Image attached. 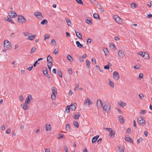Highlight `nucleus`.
Wrapping results in <instances>:
<instances>
[{"instance_id":"obj_1","label":"nucleus","mask_w":152,"mask_h":152,"mask_svg":"<svg viewBox=\"0 0 152 152\" xmlns=\"http://www.w3.org/2000/svg\"><path fill=\"white\" fill-rule=\"evenodd\" d=\"M137 121L139 123L141 126H143L145 124V121L144 118L142 117H138Z\"/></svg>"},{"instance_id":"obj_2","label":"nucleus","mask_w":152,"mask_h":152,"mask_svg":"<svg viewBox=\"0 0 152 152\" xmlns=\"http://www.w3.org/2000/svg\"><path fill=\"white\" fill-rule=\"evenodd\" d=\"M4 48L10 49L11 47V43L7 40L4 41Z\"/></svg>"},{"instance_id":"obj_3","label":"nucleus","mask_w":152,"mask_h":152,"mask_svg":"<svg viewBox=\"0 0 152 152\" xmlns=\"http://www.w3.org/2000/svg\"><path fill=\"white\" fill-rule=\"evenodd\" d=\"M93 103V102H91L88 98H87L85 100L84 104L85 106L89 107L91 104Z\"/></svg>"},{"instance_id":"obj_4","label":"nucleus","mask_w":152,"mask_h":152,"mask_svg":"<svg viewBox=\"0 0 152 152\" xmlns=\"http://www.w3.org/2000/svg\"><path fill=\"white\" fill-rule=\"evenodd\" d=\"M110 104L109 103H106L105 105L103 106V110L105 111H107V110H110Z\"/></svg>"},{"instance_id":"obj_5","label":"nucleus","mask_w":152,"mask_h":152,"mask_svg":"<svg viewBox=\"0 0 152 152\" xmlns=\"http://www.w3.org/2000/svg\"><path fill=\"white\" fill-rule=\"evenodd\" d=\"M34 14L38 19H42L43 18V16L40 12H35Z\"/></svg>"},{"instance_id":"obj_6","label":"nucleus","mask_w":152,"mask_h":152,"mask_svg":"<svg viewBox=\"0 0 152 152\" xmlns=\"http://www.w3.org/2000/svg\"><path fill=\"white\" fill-rule=\"evenodd\" d=\"M18 20V22L20 23H25L26 21V19L22 16H20Z\"/></svg>"},{"instance_id":"obj_7","label":"nucleus","mask_w":152,"mask_h":152,"mask_svg":"<svg viewBox=\"0 0 152 152\" xmlns=\"http://www.w3.org/2000/svg\"><path fill=\"white\" fill-rule=\"evenodd\" d=\"M9 16L11 18H14L17 16V14L15 12H13L12 11H10L8 13Z\"/></svg>"},{"instance_id":"obj_8","label":"nucleus","mask_w":152,"mask_h":152,"mask_svg":"<svg viewBox=\"0 0 152 152\" xmlns=\"http://www.w3.org/2000/svg\"><path fill=\"white\" fill-rule=\"evenodd\" d=\"M32 98L31 94L27 96V98L26 99L25 103L26 104H29L30 101L32 100Z\"/></svg>"},{"instance_id":"obj_9","label":"nucleus","mask_w":152,"mask_h":152,"mask_svg":"<svg viewBox=\"0 0 152 152\" xmlns=\"http://www.w3.org/2000/svg\"><path fill=\"white\" fill-rule=\"evenodd\" d=\"M97 108H100L102 105V103L101 99H98L97 100Z\"/></svg>"},{"instance_id":"obj_10","label":"nucleus","mask_w":152,"mask_h":152,"mask_svg":"<svg viewBox=\"0 0 152 152\" xmlns=\"http://www.w3.org/2000/svg\"><path fill=\"white\" fill-rule=\"evenodd\" d=\"M113 76L114 78L116 80H118L119 78V75L118 73L115 71L113 72Z\"/></svg>"},{"instance_id":"obj_11","label":"nucleus","mask_w":152,"mask_h":152,"mask_svg":"<svg viewBox=\"0 0 152 152\" xmlns=\"http://www.w3.org/2000/svg\"><path fill=\"white\" fill-rule=\"evenodd\" d=\"M113 18L118 23H119L121 22V20L119 17L117 15H115L113 16Z\"/></svg>"},{"instance_id":"obj_12","label":"nucleus","mask_w":152,"mask_h":152,"mask_svg":"<svg viewBox=\"0 0 152 152\" xmlns=\"http://www.w3.org/2000/svg\"><path fill=\"white\" fill-rule=\"evenodd\" d=\"M74 118L75 119H78L80 114L79 113H76L73 114Z\"/></svg>"},{"instance_id":"obj_13","label":"nucleus","mask_w":152,"mask_h":152,"mask_svg":"<svg viewBox=\"0 0 152 152\" xmlns=\"http://www.w3.org/2000/svg\"><path fill=\"white\" fill-rule=\"evenodd\" d=\"M27 104H26L25 103L24 104H21V106L25 110H27L29 108L28 107L27 105Z\"/></svg>"},{"instance_id":"obj_14","label":"nucleus","mask_w":152,"mask_h":152,"mask_svg":"<svg viewBox=\"0 0 152 152\" xmlns=\"http://www.w3.org/2000/svg\"><path fill=\"white\" fill-rule=\"evenodd\" d=\"M125 139L126 141L129 142L130 143H133V141L130 137H125Z\"/></svg>"},{"instance_id":"obj_15","label":"nucleus","mask_w":152,"mask_h":152,"mask_svg":"<svg viewBox=\"0 0 152 152\" xmlns=\"http://www.w3.org/2000/svg\"><path fill=\"white\" fill-rule=\"evenodd\" d=\"M115 132L114 130H111V131H110L109 134V135L110 136V137L113 138L114 137Z\"/></svg>"},{"instance_id":"obj_16","label":"nucleus","mask_w":152,"mask_h":152,"mask_svg":"<svg viewBox=\"0 0 152 152\" xmlns=\"http://www.w3.org/2000/svg\"><path fill=\"white\" fill-rule=\"evenodd\" d=\"M118 55L120 57L122 58H123L124 56V54L121 50L118 51Z\"/></svg>"},{"instance_id":"obj_17","label":"nucleus","mask_w":152,"mask_h":152,"mask_svg":"<svg viewBox=\"0 0 152 152\" xmlns=\"http://www.w3.org/2000/svg\"><path fill=\"white\" fill-rule=\"evenodd\" d=\"M99 136L98 135H96V136L94 137L92 140V143L95 142L99 138Z\"/></svg>"},{"instance_id":"obj_18","label":"nucleus","mask_w":152,"mask_h":152,"mask_svg":"<svg viewBox=\"0 0 152 152\" xmlns=\"http://www.w3.org/2000/svg\"><path fill=\"white\" fill-rule=\"evenodd\" d=\"M76 104L75 103L74 104H72L69 106L70 108L73 111H74L76 109Z\"/></svg>"},{"instance_id":"obj_19","label":"nucleus","mask_w":152,"mask_h":152,"mask_svg":"<svg viewBox=\"0 0 152 152\" xmlns=\"http://www.w3.org/2000/svg\"><path fill=\"white\" fill-rule=\"evenodd\" d=\"M75 32L76 34V36L80 39H82V37L80 33L79 32H77L75 30Z\"/></svg>"},{"instance_id":"obj_20","label":"nucleus","mask_w":152,"mask_h":152,"mask_svg":"<svg viewBox=\"0 0 152 152\" xmlns=\"http://www.w3.org/2000/svg\"><path fill=\"white\" fill-rule=\"evenodd\" d=\"M118 105L122 107H124L125 106L126 104L123 102L120 101L118 103Z\"/></svg>"},{"instance_id":"obj_21","label":"nucleus","mask_w":152,"mask_h":152,"mask_svg":"<svg viewBox=\"0 0 152 152\" xmlns=\"http://www.w3.org/2000/svg\"><path fill=\"white\" fill-rule=\"evenodd\" d=\"M85 22L86 23L89 25H91L92 24V20L91 19H86L85 20Z\"/></svg>"},{"instance_id":"obj_22","label":"nucleus","mask_w":152,"mask_h":152,"mask_svg":"<svg viewBox=\"0 0 152 152\" xmlns=\"http://www.w3.org/2000/svg\"><path fill=\"white\" fill-rule=\"evenodd\" d=\"M118 118H119V121L121 123L123 124L124 123V121L123 116L120 115L118 116Z\"/></svg>"},{"instance_id":"obj_23","label":"nucleus","mask_w":152,"mask_h":152,"mask_svg":"<svg viewBox=\"0 0 152 152\" xmlns=\"http://www.w3.org/2000/svg\"><path fill=\"white\" fill-rule=\"evenodd\" d=\"M47 61L48 62H52L53 59L52 57L50 55H48L47 58Z\"/></svg>"},{"instance_id":"obj_24","label":"nucleus","mask_w":152,"mask_h":152,"mask_svg":"<svg viewBox=\"0 0 152 152\" xmlns=\"http://www.w3.org/2000/svg\"><path fill=\"white\" fill-rule=\"evenodd\" d=\"M93 16L95 19H97L98 20L100 19L99 15L97 13H94L93 14Z\"/></svg>"},{"instance_id":"obj_25","label":"nucleus","mask_w":152,"mask_h":152,"mask_svg":"<svg viewBox=\"0 0 152 152\" xmlns=\"http://www.w3.org/2000/svg\"><path fill=\"white\" fill-rule=\"evenodd\" d=\"M36 36V35H32L31 36L29 37H28V39L31 40H33L35 38Z\"/></svg>"},{"instance_id":"obj_26","label":"nucleus","mask_w":152,"mask_h":152,"mask_svg":"<svg viewBox=\"0 0 152 152\" xmlns=\"http://www.w3.org/2000/svg\"><path fill=\"white\" fill-rule=\"evenodd\" d=\"M6 20L8 22H10L11 23H14V22L9 17H7L6 18Z\"/></svg>"},{"instance_id":"obj_27","label":"nucleus","mask_w":152,"mask_h":152,"mask_svg":"<svg viewBox=\"0 0 152 152\" xmlns=\"http://www.w3.org/2000/svg\"><path fill=\"white\" fill-rule=\"evenodd\" d=\"M109 84L110 85L112 88H113L114 87V83L113 82L111 81L110 79H109Z\"/></svg>"},{"instance_id":"obj_28","label":"nucleus","mask_w":152,"mask_h":152,"mask_svg":"<svg viewBox=\"0 0 152 152\" xmlns=\"http://www.w3.org/2000/svg\"><path fill=\"white\" fill-rule=\"evenodd\" d=\"M67 57L69 60L70 61H73V59L70 55L68 54L67 56Z\"/></svg>"},{"instance_id":"obj_29","label":"nucleus","mask_w":152,"mask_h":152,"mask_svg":"<svg viewBox=\"0 0 152 152\" xmlns=\"http://www.w3.org/2000/svg\"><path fill=\"white\" fill-rule=\"evenodd\" d=\"M76 43L78 47L81 48L83 46V45L81 44L79 41H77Z\"/></svg>"},{"instance_id":"obj_30","label":"nucleus","mask_w":152,"mask_h":152,"mask_svg":"<svg viewBox=\"0 0 152 152\" xmlns=\"http://www.w3.org/2000/svg\"><path fill=\"white\" fill-rule=\"evenodd\" d=\"M52 90L53 93L54 94L55 93H57L56 88L55 87H53L52 88Z\"/></svg>"},{"instance_id":"obj_31","label":"nucleus","mask_w":152,"mask_h":152,"mask_svg":"<svg viewBox=\"0 0 152 152\" xmlns=\"http://www.w3.org/2000/svg\"><path fill=\"white\" fill-rule=\"evenodd\" d=\"M70 111V106H66L65 110V112L66 113H68Z\"/></svg>"},{"instance_id":"obj_32","label":"nucleus","mask_w":152,"mask_h":152,"mask_svg":"<svg viewBox=\"0 0 152 152\" xmlns=\"http://www.w3.org/2000/svg\"><path fill=\"white\" fill-rule=\"evenodd\" d=\"M52 66H53V64L52 63V62H48V68L50 69V70Z\"/></svg>"},{"instance_id":"obj_33","label":"nucleus","mask_w":152,"mask_h":152,"mask_svg":"<svg viewBox=\"0 0 152 152\" xmlns=\"http://www.w3.org/2000/svg\"><path fill=\"white\" fill-rule=\"evenodd\" d=\"M104 52L105 53V56H107L108 53L109 52L108 49L107 48H104L103 50Z\"/></svg>"},{"instance_id":"obj_34","label":"nucleus","mask_w":152,"mask_h":152,"mask_svg":"<svg viewBox=\"0 0 152 152\" xmlns=\"http://www.w3.org/2000/svg\"><path fill=\"white\" fill-rule=\"evenodd\" d=\"M48 21L46 19L43 20L41 22L40 24L42 25H44L45 24H47Z\"/></svg>"},{"instance_id":"obj_35","label":"nucleus","mask_w":152,"mask_h":152,"mask_svg":"<svg viewBox=\"0 0 152 152\" xmlns=\"http://www.w3.org/2000/svg\"><path fill=\"white\" fill-rule=\"evenodd\" d=\"M51 129L50 125V124L48 125H47L46 126V129L47 131H49Z\"/></svg>"},{"instance_id":"obj_36","label":"nucleus","mask_w":152,"mask_h":152,"mask_svg":"<svg viewBox=\"0 0 152 152\" xmlns=\"http://www.w3.org/2000/svg\"><path fill=\"white\" fill-rule=\"evenodd\" d=\"M86 65L87 66V67L88 68H90V61H88V60H86Z\"/></svg>"},{"instance_id":"obj_37","label":"nucleus","mask_w":152,"mask_h":152,"mask_svg":"<svg viewBox=\"0 0 152 152\" xmlns=\"http://www.w3.org/2000/svg\"><path fill=\"white\" fill-rule=\"evenodd\" d=\"M137 54L143 57H144L145 55V52H140V53H137Z\"/></svg>"},{"instance_id":"obj_38","label":"nucleus","mask_w":152,"mask_h":152,"mask_svg":"<svg viewBox=\"0 0 152 152\" xmlns=\"http://www.w3.org/2000/svg\"><path fill=\"white\" fill-rule=\"evenodd\" d=\"M66 130L68 132L70 131V126L68 124L66 125Z\"/></svg>"},{"instance_id":"obj_39","label":"nucleus","mask_w":152,"mask_h":152,"mask_svg":"<svg viewBox=\"0 0 152 152\" xmlns=\"http://www.w3.org/2000/svg\"><path fill=\"white\" fill-rule=\"evenodd\" d=\"M36 48L35 47H33L31 50L30 53L31 54L33 53L36 50Z\"/></svg>"},{"instance_id":"obj_40","label":"nucleus","mask_w":152,"mask_h":152,"mask_svg":"<svg viewBox=\"0 0 152 152\" xmlns=\"http://www.w3.org/2000/svg\"><path fill=\"white\" fill-rule=\"evenodd\" d=\"M137 5L136 4L133 3L131 4V7L132 8L134 7L135 8L137 7Z\"/></svg>"},{"instance_id":"obj_41","label":"nucleus","mask_w":152,"mask_h":152,"mask_svg":"<svg viewBox=\"0 0 152 152\" xmlns=\"http://www.w3.org/2000/svg\"><path fill=\"white\" fill-rule=\"evenodd\" d=\"M73 124L74 125L76 126L77 128H78L79 127V124L78 123L77 121H74L73 122Z\"/></svg>"},{"instance_id":"obj_42","label":"nucleus","mask_w":152,"mask_h":152,"mask_svg":"<svg viewBox=\"0 0 152 152\" xmlns=\"http://www.w3.org/2000/svg\"><path fill=\"white\" fill-rule=\"evenodd\" d=\"M58 48L55 49L54 51L53 52V53H54L55 55H57L58 53Z\"/></svg>"},{"instance_id":"obj_43","label":"nucleus","mask_w":152,"mask_h":152,"mask_svg":"<svg viewBox=\"0 0 152 152\" xmlns=\"http://www.w3.org/2000/svg\"><path fill=\"white\" fill-rule=\"evenodd\" d=\"M51 44H53L54 45H56V42H55V41L54 39H53L51 40Z\"/></svg>"},{"instance_id":"obj_44","label":"nucleus","mask_w":152,"mask_h":152,"mask_svg":"<svg viewBox=\"0 0 152 152\" xmlns=\"http://www.w3.org/2000/svg\"><path fill=\"white\" fill-rule=\"evenodd\" d=\"M66 21L68 26H70L71 24V22L69 19H66Z\"/></svg>"},{"instance_id":"obj_45","label":"nucleus","mask_w":152,"mask_h":152,"mask_svg":"<svg viewBox=\"0 0 152 152\" xmlns=\"http://www.w3.org/2000/svg\"><path fill=\"white\" fill-rule=\"evenodd\" d=\"M76 2L78 4L82 5L83 4V3L82 0H75Z\"/></svg>"},{"instance_id":"obj_46","label":"nucleus","mask_w":152,"mask_h":152,"mask_svg":"<svg viewBox=\"0 0 152 152\" xmlns=\"http://www.w3.org/2000/svg\"><path fill=\"white\" fill-rule=\"evenodd\" d=\"M51 97L53 99H56V96L55 94L52 93L51 95Z\"/></svg>"},{"instance_id":"obj_47","label":"nucleus","mask_w":152,"mask_h":152,"mask_svg":"<svg viewBox=\"0 0 152 152\" xmlns=\"http://www.w3.org/2000/svg\"><path fill=\"white\" fill-rule=\"evenodd\" d=\"M144 57L145 59H148L149 58L148 54V53H145V56Z\"/></svg>"},{"instance_id":"obj_48","label":"nucleus","mask_w":152,"mask_h":152,"mask_svg":"<svg viewBox=\"0 0 152 152\" xmlns=\"http://www.w3.org/2000/svg\"><path fill=\"white\" fill-rule=\"evenodd\" d=\"M140 98V99H143L144 96V95H143L141 93L139 94V95Z\"/></svg>"},{"instance_id":"obj_49","label":"nucleus","mask_w":152,"mask_h":152,"mask_svg":"<svg viewBox=\"0 0 152 152\" xmlns=\"http://www.w3.org/2000/svg\"><path fill=\"white\" fill-rule=\"evenodd\" d=\"M110 63H108V64H110ZM110 66L109 64H108L107 65L105 66L104 67V68L105 69H109Z\"/></svg>"},{"instance_id":"obj_50","label":"nucleus","mask_w":152,"mask_h":152,"mask_svg":"<svg viewBox=\"0 0 152 152\" xmlns=\"http://www.w3.org/2000/svg\"><path fill=\"white\" fill-rule=\"evenodd\" d=\"M50 35L48 34H46L45 35L44 40L46 39H48L50 38Z\"/></svg>"},{"instance_id":"obj_51","label":"nucleus","mask_w":152,"mask_h":152,"mask_svg":"<svg viewBox=\"0 0 152 152\" xmlns=\"http://www.w3.org/2000/svg\"><path fill=\"white\" fill-rule=\"evenodd\" d=\"M19 99L20 100L21 102H22L24 100L23 96L22 95L20 96L19 97Z\"/></svg>"},{"instance_id":"obj_52","label":"nucleus","mask_w":152,"mask_h":152,"mask_svg":"<svg viewBox=\"0 0 152 152\" xmlns=\"http://www.w3.org/2000/svg\"><path fill=\"white\" fill-rule=\"evenodd\" d=\"M115 46V45L113 43H111L110 44V47L112 48H113Z\"/></svg>"},{"instance_id":"obj_53","label":"nucleus","mask_w":152,"mask_h":152,"mask_svg":"<svg viewBox=\"0 0 152 152\" xmlns=\"http://www.w3.org/2000/svg\"><path fill=\"white\" fill-rule=\"evenodd\" d=\"M43 73L45 75L46 74H48V71L47 69H45V70L44 69H43Z\"/></svg>"},{"instance_id":"obj_54","label":"nucleus","mask_w":152,"mask_h":152,"mask_svg":"<svg viewBox=\"0 0 152 152\" xmlns=\"http://www.w3.org/2000/svg\"><path fill=\"white\" fill-rule=\"evenodd\" d=\"M68 72L70 75H72V71L70 68L68 69Z\"/></svg>"},{"instance_id":"obj_55","label":"nucleus","mask_w":152,"mask_h":152,"mask_svg":"<svg viewBox=\"0 0 152 152\" xmlns=\"http://www.w3.org/2000/svg\"><path fill=\"white\" fill-rule=\"evenodd\" d=\"M143 140V139L142 138L140 137L139 138L138 140L137 141V143H140L141 142L142 140Z\"/></svg>"},{"instance_id":"obj_56","label":"nucleus","mask_w":152,"mask_h":152,"mask_svg":"<svg viewBox=\"0 0 152 152\" xmlns=\"http://www.w3.org/2000/svg\"><path fill=\"white\" fill-rule=\"evenodd\" d=\"M58 74L60 77H62V73L61 71H58Z\"/></svg>"},{"instance_id":"obj_57","label":"nucleus","mask_w":152,"mask_h":152,"mask_svg":"<svg viewBox=\"0 0 152 152\" xmlns=\"http://www.w3.org/2000/svg\"><path fill=\"white\" fill-rule=\"evenodd\" d=\"M59 137L58 138L59 139L63 138L64 136V134H59Z\"/></svg>"},{"instance_id":"obj_58","label":"nucleus","mask_w":152,"mask_h":152,"mask_svg":"<svg viewBox=\"0 0 152 152\" xmlns=\"http://www.w3.org/2000/svg\"><path fill=\"white\" fill-rule=\"evenodd\" d=\"M104 129L106 130H107L109 131H111V130H112V129L111 128H104Z\"/></svg>"},{"instance_id":"obj_59","label":"nucleus","mask_w":152,"mask_h":152,"mask_svg":"<svg viewBox=\"0 0 152 152\" xmlns=\"http://www.w3.org/2000/svg\"><path fill=\"white\" fill-rule=\"evenodd\" d=\"M91 39L88 38L87 39V44L90 43L91 42Z\"/></svg>"},{"instance_id":"obj_60","label":"nucleus","mask_w":152,"mask_h":152,"mask_svg":"<svg viewBox=\"0 0 152 152\" xmlns=\"http://www.w3.org/2000/svg\"><path fill=\"white\" fill-rule=\"evenodd\" d=\"M127 132L129 134H130L131 132V129L130 128H128L127 130Z\"/></svg>"},{"instance_id":"obj_61","label":"nucleus","mask_w":152,"mask_h":152,"mask_svg":"<svg viewBox=\"0 0 152 152\" xmlns=\"http://www.w3.org/2000/svg\"><path fill=\"white\" fill-rule=\"evenodd\" d=\"M119 150L120 152H124V149L123 148H121L120 147H119Z\"/></svg>"},{"instance_id":"obj_62","label":"nucleus","mask_w":152,"mask_h":152,"mask_svg":"<svg viewBox=\"0 0 152 152\" xmlns=\"http://www.w3.org/2000/svg\"><path fill=\"white\" fill-rule=\"evenodd\" d=\"M146 113V111L145 110H141L140 113L141 114H145Z\"/></svg>"},{"instance_id":"obj_63","label":"nucleus","mask_w":152,"mask_h":152,"mask_svg":"<svg viewBox=\"0 0 152 152\" xmlns=\"http://www.w3.org/2000/svg\"><path fill=\"white\" fill-rule=\"evenodd\" d=\"M143 74L141 73L140 74L139 76V77L141 78H142L143 77Z\"/></svg>"},{"instance_id":"obj_64","label":"nucleus","mask_w":152,"mask_h":152,"mask_svg":"<svg viewBox=\"0 0 152 152\" xmlns=\"http://www.w3.org/2000/svg\"><path fill=\"white\" fill-rule=\"evenodd\" d=\"M11 129H7L6 131V132L7 134H9L10 132Z\"/></svg>"}]
</instances>
